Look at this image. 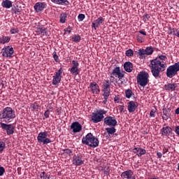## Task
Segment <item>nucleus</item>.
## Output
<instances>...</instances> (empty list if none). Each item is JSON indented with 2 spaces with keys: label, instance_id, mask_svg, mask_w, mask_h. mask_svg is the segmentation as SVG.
Masks as SVG:
<instances>
[{
  "label": "nucleus",
  "instance_id": "obj_14",
  "mask_svg": "<svg viewBox=\"0 0 179 179\" xmlns=\"http://www.w3.org/2000/svg\"><path fill=\"white\" fill-rule=\"evenodd\" d=\"M45 8H47V3L45 2H37L34 6V9L36 13H41Z\"/></svg>",
  "mask_w": 179,
  "mask_h": 179
},
{
  "label": "nucleus",
  "instance_id": "obj_20",
  "mask_svg": "<svg viewBox=\"0 0 179 179\" xmlns=\"http://www.w3.org/2000/svg\"><path fill=\"white\" fill-rule=\"evenodd\" d=\"M161 117L162 120L167 121V120L171 117V110H170V108H163L162 113H161Z\"/></svg>",
  "mask_w": 179,
  "mask_h": 179
},
{
  "label": "nucleus",
  "instance_id": "obj_47",
  "mask_svg": "<svg viewBox=\"0 0 179 179\" xmlns=\"http://www.w3.org/2000/svg\"><path fill=\"white\" fill-rule=\"evenodd\" d=\"M72 30V27L69 26L67 28L64 29V31L67 32L69 34H71Z\"/></svg>",
  "mask_w": 179,
  "mask_h": 179
},
{
  "label": "nucleus",
  "instance_id": "obj_4",
  "mask_svg": "<svg viewBox=\"0 0 179 179\" xmlns=\"http://www.w3.org/2000/svg\"><path fill=\"white\" fill-rule=\"evenodd\" d=\"M106 114H107V110L103 109L97 110L95 113H92L91 120L94 124L101 122Z\"/></svg>",
  "mask_w": 179,
  "mask_h": 179
},
{
  "label": "nucleus",
  "instance_id": "obj_40",
  "mask_svg": "<svg viewBox=\"0 0 179 179\" xmlns=\"http://www.w3.org/2000/svg\"><path fill=\"white\" fill-rule=\"evenodd\" d=\"M179 31V29L177 28H173L171 31V34H173V36H178Z\"/></svg>",
  "mask_w": 179,
  "mask_h": 179
},
{
  "label": "nucleus",
  "instance_id": "obj_55",
  "mask_svg": "<svg viewBox=\"0 0 179 179\" xmlns=\"http://www.w3.org/2000/svg\"><path fill=\"white\" fill-rule=\"evenodd\" d=\"M141 148H135L133 149L134 153H139Z\"/></svg>",
  "mask_w": 179,
  "mask_h": 179
},
{
  "label": "nucleus",
  "instance_id": "obj_45",
  "mask_svg": "<svg viewBox=\"0 0 179 179\" xmlns=\"http://www.w3.org/2000/svg\"><path fill=\"white\" fill-rule=\"evenodd\" d=\"M10 33L11 34H16V33H19V29L17 28H12L10 30Z\"/></svg>",
  "mask_w": 179,
  "mask_h": 179
},
{
  "label": "nucleus",
  "instance_id": "obj_35",
  "mask_svg": "<svg viewBox=\"0 0 179 179\" xmlns=\"http://www.w3.org/2000/svg\"><path fill=\"white\" fill-rule=\"evenodd\" d=\"M111 84L108 80H104L102 83V89H111Z\"/></svg>",
  "mask_w": 179,
  "mask_h": 179
},
{
  "label": "nucleus",
  "instance_id": "obj_7",
  "mask_svg": "<svg viewBox=\"0 0 179 179\" xmlns=\"http://www.w3.org/2000/svg\"><path fill=\"white\" fill-rule=\"evenodd\" d=\"M179 72V62L175 63L174 64L169 66L166 69V76L167 78H174L176 75Z\"/></svg>",
  "mask_w": 179,
  "mask_h": 179
},
{
  "label": "nucleus",
  "instance_id": "obj_60",
  "mask_svg": "<svg viewBox=\"0 0 179 179\" xmlns=\"http://www.w3.org/2000/svg\"><path fill=\"white\" fill-rule=\"evenodd\" d=\"M124 106H120L119 110H120V113H122V111H124Z\"/></svg>",
  "mask_w": 179,
  "mask_h": 179
},
{
  "label": "nucleus",
  "instance_id": "obj_61",
  "mask_svg": "<svg viewBox=\"0 0 179 179\" xmlns=\"http://www.w3.org/2000/svg\"><path fill=\"white\" fill-rule=\"evenodd\" d=\"M175 114L178 115V114H179V108H177L176 110H175Z\"/></svg>",
  "mask_w": 179,
  "mask_h": 179
},
{
  "label": "nucleus",
  "instance_id": "obj_58",
  "mask_svg": "<svg viewBox=\"0 0 179 179\" xmlns=\"http://www.w3.org/2000/svg\"><path fill=\"white\" fill-rule=\"evenodd\" d=\"M157 156L158 159H162L163 154H162V152H157Z\"/></svg>",
  "mask_w": 179,
  "mask_h": 179
},
{
  "label": "nucleus",
  "instance_id": "obj_22",
  "mask_svg": "<svg viewBox=\"0 0 179 179\" xmlns=\"http://www.w3.org/2000/svg\"><path fill=\"white\" fill-rule=\"evenodd\" d=\"M161 132L162 136H170V134L173 132V129H171V127L167 126L163 127L161 129Z\"/></svg>",
  "mask_w": 179,
  "mask_h": 179
},
{
  "label": "nucleus",
  "instance_id": "obj_59",
  "mask_svg": "<svg viewBox=\"0 0 179 179\" xmlns=\"http://www.w3.org/2000/svg\"><path fill=\"white\" fill-rule=\"evenodd\" d=\"M167 152H169V148H164L162 150V153L163 155H166V153H167Z\"/></svg>",
  "mask_w": 179,
  "mask_h": 179
},
{
  "label": "nucleus",
  "instance_id": "obj_24",
  "mask_svg": "<svg viewBox=\"0 0 179 179\" xmlns=\"http://www.w3.org/2000/svg\"><path fill=\"white\" fill-rule=\"evenodd\" d=\"M124 69L126 71V72H128L129 73H131V72L134 69V64L131 62H126L124 64Z\"/></svg>",
  "mask_w": 179,
  "mask_h": 179
},
{
  "label": "nucleus",
  "instance_id": "obj_44",
  "mask_svg": "<svg viewBox=\"0 0 179 179\" xmlns=\"http://www.w3.org/2000/svg\"><path fill=\"white\" fill-rule=\"evenodd\" d=\"M6 144L3 141H0V152H3V149H5Z\"/></svg>",
  "mask_w": 179,
  "mask_h": 179
},
{
  "label": "nucleus",
  "instance_id": "obj_9",
  "mask_svg": "<svg viewBox=\"0 0 179 179\" xmlns=\"http://www.w3.org/2000/svg\"><path fill=\"white\" fill-rule=\"evenodd\" d=\"M62 67H61L57 72L55 73L52 82V84L54 86H57V85H59V83H61V80L62 79Z\"/></svg>",
  "mask_w": 179,
  "mask_h": 179
},
{
  "label": "nucleus",
  "instance_id": "obj_50",
  "mask_svg": "<svg viewBox=\"0 0 179 179\" xmlns=\"http://www.w3.org/2000/svg\"><path fill=\"white\" fill-rule=\"evenodd\" d=\"M115 80V77H114V76L111 75L110 76V80H108V82L111 84L114 82Z\"/></svg>",
  "mask_w": 179,
  "mask_h": 179
},
{
  "label": "nucleus",
  "instance_id": "obj_6",
  "mask_svg": "<svg viewBox=\"0 0 179 179\" xmlns=\"http://www.w3.org/2000/svg\"><path fill=\"white\" fill-rule=\"evenodd\" d=\"M0 128H1L3 131H6L7 135L10 136L15 134V128H16V126L15 123L9 124L0 122Z\"/></svg>",
  "mask_w": 179,
  "mask_h": 179
},
{
  "label": "nucleus",
  "instance_id": "obj_19",
  "mask_svg": "<svg viewBox=\"0 0 179 179\" xmlns=\"http://www.w3.org/2000/svg\"><path fill=\"white\" fill-rule=\"evenodd\" d=\"M120 176L122 177V178L125 179H136V178H135V176H134V171H132V170L131 169L122 172Z\"/></svg>",
  "mask_w": 179,
  "mask_h": 179
},
{
  "label": "nucleus",
  "instance_id": "obj_48",
  "mask_svg": "<svg viewBox=\"0 0 179 179\" xmlns=\"http://www.w3.org/2000/svg\"><path fill=\"white\" fill-rule=\"evenodd\" d=\"M44 117L45 118H50V110H47L44 114H43Z\"/></svg>",
  "mask_w": 179,
  "mask_h": 179
},
{
  "label": "nucleus",
  "instance_id": "obj_21",
  "mask_svg": "<svg viewBox=\"0 0 179 179\" xmlns=\"http://www.w3.org/2000/svg\"><path fill=\"white\" fill-rule=\"evenodd\" d=\"M103 22H104V18H103V17H99L98 19L95 20L92 23V29H94V30H97V27H100L101 24H103Z\"/></svg>",
  "mask_w": 179,
  "mask_h": 179
},
{
  "label": "nucleus",
  "instance_id": "obj_57",
  "mask_svg": "<svg viewBox=\"0 0 179 179\" xmlns=\"http://www.w3.org/2000/svg\"><path fill=\"white\" fill-rule=\"evenodd\" d=\"M115 103H120V97L118 96H115L114 98Z\"/></svg>",
  "mask_w": 179,
  "mask_h": 179
},
{
  "label": "nucleus",
  "instance_id": "obj_56",
  "mask_svg": "<svg viewBox=\"0 0 179 179\" xmlns=\"http://www.w3.org/2000/svg\"><path fill=\"white\" fill-rule=\"evenodd\" d=\"M138 33H140V34H142L143 36H147L146 31H145V29L138 31Z\"/></svg>",
  "mask_w": 179,
  "mask_h": 179
},
{
  "label": "nucleus",
  "instance_id": "obj_42",
  "mask_svg": "<svg viewBox=\"0 0 179 179\" xmlns=\"http://www.w3.org/2000/svg\"><path fill=\"white\" fill-rule=\"evenodd\" d=\"M85 17L86 16L85 15V14H79L78 16V22H83Z\"/></svg>",
  "mask_w": 179,
  "mask_h": 179
},
{
  "label": "nucleus",
  "instance_id": "obj_31",
  "mask_svg": "<svg viewBox=\"0 0 179 179\" xmlns=\"http://www.w3.org/2000/svg\"><path fill=\"white\" fill-rule=\"evenodd\" d=\"M70 73L73 75V76H78V75L80 73V69H79V67H71L70 69Z\"/></svg>",
  "mask_w": 179,
  "mask_h": 179
},
{
  "label": "nucleus",
  "instance_id": "obj_53",
  "mask_svg": "<svg viewBox=\"0 0 179 179\" xmlns=\"http://www.w3.org/2000/svg\"><path fill=\"white\" fill-rule=\"evenodd\" d=\"M150 117H152V118H155V117H156L155 113L153 110L150 112Z\"/></svg>",
  "mask_w": 179,
  "mask_h": 179
},
{
  "label": "nucleus",
  "instance_id": "obj_25",
  "mask_svg": "<svg viewBox=\"0 0 179 179\" xmlns=\"http://www.w3.org/2000/svg\"><path fill=\"white\" fill-rule=\"evenodd\" d=\"M105 131L108 133V136L111 138L117 132V129H115V126H110V127H106Z\"/></svg>",
  "mask_w": 179,
  "mask_h": 179
},
{
  "label": "nucleus",
  "instance_id": "obj_26",
  "mask_svg": "<svg viewBox=\"0 0 179 179\" xmlns=\"http://www.w3.org/2000/svg\"><path fill=\"white\" fill-rule=\"evenodd\" d=\"M165 90L169 92H174L176 90V87H177V84L176 83H168L164 85Z\"/></svg>",
  "mask_w": 179,
  "mask_h": 179
},
{
  "label": "nucleus",
  "instance_id": "obj_43",
  "mask_svg": "<svg viewBox=\"0 0 179 179\" xmlns=\"http://www.w3.org/2000/svg\"><path fill=\"white\" fill-rule=\"evenodd\" d=\"M72 67L71 68H79V62L76 60L72 61Z\"/></svg>",
  "mask_w": 179,
  "mask_h": 179
},
{
  "label": "nucleus",
  "instance_id": "obj_41",
  "mask_svg": "<svg viewBox=\"0 0 179 179\" xmlns=\"http://www.w3.org/2000/svg\"><path fill=\"white\" fill-rule=\"evenodd\" d=\"M127 57H132L134 55V50L129 49L125 52Z\"/></svg>",
  "mask_w": 179,
  "mask_h": 179
},
{
  "label": "nucleus",
  "instance_id": "obj_8",
  "mask_svg": "<svg viewBox=\"0 0 179 179\" xmlns=\"http://www.w3.org/2000/svg\"><path fill=\"white\" fill-rule=\"evenodd\" d=\"M47 136H48V131H41L37 136L38 143H43V145H48V143H51L52 141Z\"/></svg>",
  "mask_w": 179,
  "mask_h": 179
},
{
  "label": "nucleus",
  "instance_id": "obj_33",
  "mask_svg": "<svg viewBox=\"0 0 179 179\" xmlns=\"http://www.w3.org/2000/svg\"><path fill=\"white\" fill-rule=\"evenodd\" d=\"M10 41V37L2 36L0 37V44H6V43H9Z\"/></svg>",
  "mask_w": 179,
  "mask_h": 179
},
{
  "label": "nucleus",
  "instance_id": "obj_12",
  "mask_svg": "<svg viewBox=\"0 0 179 179\" xmlns=\"http://www.w3.org/2000/svg\"><path fill=\"white\" fill-rule=\"evenodd\" d=\"M72 162L74 166H82L85 163V159L82 154L79 153L73 155Z\"/></svg>",
  "mask_w": 179,
  "mask_h": 179
},
{
  "label": "nucleus",
  "instance_id": "obj_5",
  "mask_svg": "<svg viewBox=\"0 0 179 179\" xmlns=\"http://www.w3.org/2000/svg\"><path fill=\"white\" fill-rule=\"evenodd\" d=\"M149 82V73L144 71L141 72L137 76V83L140 86H142L143 87H145L146 85H148V83Z\"/></svg>",
  "mask_w": 179,
  "mask_h": 179
},
{
  "label": "nucleus",
  "instance_id": "obj_51",
  "mask_svg": "<svg viewBox=\"0 0 179 179\" xmlns=\"http://www.w3.org/2000/svg\"><path fill=\"white\" fill-rule=\"evenodd\" d=\"M102 92L106 93H111V89L102 88Z\"/></svg>",
  "mask_w": 179,
  "mask_h": 179
},
{
  "label": "nucleus",
  "instance_id": "obj_10",
  "mask_svg": "<svg viewBox=\"0 0 179 179\" xmlns=\"http://www.w3.org/2000/svg\"><path fill=\"white\" fill-rule=\"evenodd\" d=\"M103 122L105 125H107L108 127H117L118 124L115 116H106L103 119Z\"/></svg>",
  "mask_w": 179,
  "mask_h": 179
},
{
  "label": "nucleus",
  "instance_id": "obj_34",
  "mask_svg": "<svg viewBox=\"0 0 179 179\" xmlns=\"http://www.w3.org/2000/svg\"><path fill=\"white\" fill-rule=\"evenodd\" d=\"M71 38L74 43H80V40H82V37L79 34H74Z\"/></svg>",
  "mask_w": 179,
  "mask_h": 179
},
{
  "label": "nucleus",
  "instance_id": "obj_17",
  "mask_svg": "<svg viewBox=\"0 0 179 179\" xmlns=\"http://www.w3.org/2000/svg\"><path fill=\"white\" fill-rule=\"evenodd\" d=\"M139 106V103L138 102L134 101H130L127 103V109L129 113H135V110L136 108H138V106Z\"/></svg>",
  "mask_w": 179,
  "mask_h": 179
},
{
  "label": "nucleus",
  "instance_id": "obj_52",
  "mask_svg": "<svg viewBox=\"0 0 179 179\" xmlns=\"http://www.w3.org/2000/svg\"><path fill=\"white\" fill-rule=\"evenodd\" d=\"M144 19H145V22L149 21V19H150V15L149 14H145L144 15Z\"/></svg>",
  "mask_w": 179,
  "mask_h": 179
},
{
  "label": "nucleus",
  "instance_id": "obj_15",
  "mask_svg": "<svg viewBox=\"0 0 179 179\" xmlns=\"http://www.w3.org/2000/svg\"><path fill=\"white\" fill-rule=\"evenodd\" d=\"M153 48L152 46H148L145 49H139L138 55L140 57H145V55H152L153 54Z\"/></svg>",
  "mask_w": 179,
  "mask_h": 179
},
{
  "label": "nucleus",
  "instance_id": "obj_29",
  "mask_svg": "<svg viewBox=\"0 0 179 179\" xmlns=\"http://www.w3.org/2000/svg\"><path fill=\"white\" fill-rule=\"evenodd\" d=\"M13 8L15 9V13L19 15L22 12V6L20 2H16L13 4Z\"/></svg>",
  "mask_w": 179,
  "mask_h": 179
},
{
  "label": "nucleus",
  "instance_id": "obj_39",
  "mask_svg": "<svg viewBox=\"0 0 179 179\" xmlns=\"http://www.w3.org/2000/svg\"><path fill=\"white\" fill-rule=\"evenodd\" d=\"M140 152L137 154V156L138 157H141V156H143V155H146V150L143 149L141 148H140Z\"/></svg>",
  "mask_w": 179,
  "mask_h": 179
},
{
  "label": "nucleus",
  "instance_id": "obj_1",
  "mask_svg": "<svg viewBox=\"0 0 179 179\" xmlns=\"http://www.w3.org/2000/svg\"><path fill=\"white\" fill-rule=\"evenodd\" d=\"M167 59V56L166 55H159L155 59L150 61V69L152 76L156 79H160L162 78V72L166 71L167 68V63L166 62Z\"/></svg>",
  "mask_w": 179,
  "mask_h": 179
},
{
  "label": "nucleus",
  "instance_id": "obj_28",
  "mask_svg": "<svg viewBox=\"0 0 179 179\" xmlns=\"http://www.w3.org/2000/svg\"><path fill=\"white\" fill-rule=\"evenodd\" d=\"M51 2L55 3L56 5H69V1L68 0H50Z\"/></svg>",
  "mask_w": 179,
  "mask_h": 179
},
{
  "label": "nucleus",
  "instance_id": "obj_27",
  "mask_svg": "<svg viewBox=\"0 0 179 179\" xmlns=\"http://www.w3.org/2000/svg\"><path fill=\"white\" fill-rule=\"evenodd\" d=\"M1 6L6 8V9H10L12 8V1L10 0H4L1 3Z\"/></svg>",
  "mask_w": 179,
  "mask_h": 179
},
{
  "label": "nucleus",
  "instance_id": "obj_30",
  "mask_svg": "<svg viewBox=\"0 0 179 179\" xmlns=\"http://www.w3.org/2000/svg\"><path fill=\"white\" fill-rule=\"evenodd\" d=\"M124 96L126 99H131V97H134L135 99V94L131 89H127L124 91Z\"/></svg>",
  "mask_w": 179,
  "mask_h": 179
},
{
  "label": "nucleus",
  "instance_id": "obj_16",
  "mask_svg": "<svg viewBox=\"0 0 179 179\" xmlns=\"http://www.w3.org/2000/svg\"><path fill=\"white\" fill-rule=\"evenodd\" d=\"M88 89L93 94H99L100 93V86L94 81L90 83Z\"/></svg>",
  "mask_w": 179,
  "mask_h": 179
},
{
  "label": "nucleus",
  "instance_id": "obj_3",
  "mask_svg": "<svg viewBox=\"0 0 179 179\" xmlns=\"http://www.w3.org/2000/svg\"><path fill=\"white\" fill-rule=\"evenodd\" d=\"M82 143L87 145L90 148H97L99 146V138L93 135L92 133H88L85 136L82 138Z\"/></svg>",
  "mask_w": 179,
  "mask_h": 179
},
{
  "label": "nucleus",
  "instance_id": "obj_23",
  "mask_svg": "<svg viewBox=\"0 0 179 179\" xmlns=\"http://www.w3.org/2000/svg\"><path fill=\"white\" fill-rule=\"evenodd\" d=\"M37 34H42V36H50L48 29L43 27H39L36 29Z\"/></svg>",
  "mask_w": 179,
  "mask_h": 179
},
{
  "label": "nucleus",
  "instance_id": "obj_46",
  "mask_svg": "<svg viewBox=\"0 0 179 179\" xmlns=\"http://www.w3.org/2000/svg\"><path fill=\"white\" fill-rule=\"evenodd\" d=\"M5 174V168L3 166H0V177H2Z\"/></svg>",
  "mask_w": 179,
  "mask_h": 179
},
{
  "label": "nucleus",
  "instance_id": "obj_11",
  "mask_svg": "<svg viewBox=\"0 0 179 179\" xmlns=\"http://www.w3.org/2000/svg\"><path fill=\"white\" fill-rule=\"evenodd\" d=\"M124 73H125V71H121V69L120 67H115L110 75H113L115 78H117L122 84V78L124 76Z\"/></svg>",
  "mask_w": 179,
  "mask_h": 179
},
{
  "label": "nucleus",
  "instance_id": "obj_13",
  "mask_svg": "<svg viewBox=\"0 0 179 179\" xmlns=\"http://www.w3.org/2000/svg\"><path fill=\"white\" fill-rule=\"evenodd\" d=\"M14 52L15 50L12 46H6L1 50V54L3 57H6V58H12V55H13Z\"/></svg>",
  "mask_w": 179,
  "mask_h": 179
},
{
  "label": "nucleus",
  "instance_id": "obj_36",
  "mask_svg": "<svg viewBox=\"0 0 179 179\" xmlns=\"http://www.w3.org/2000/svg\"><path fill=\"white\" fill-rule=\"evenodd\" d=\"M110 94H111V92H103V104H107V101L108 100V97H110Z\"/></svg>",
  "mask_w": 179,
  "mask_h": 179
},
{
  "label": "nucleus",
  "instance_id": "obj_2",
  "mask_svg": "<svg viewBox=\"0 0 179 179\" xmlns=\"http://www.w3.org/2000/svg\"><path fill=\"white\" fill-rule=\"evenodd\" d=\"M16 118V112L13 108L7 106L0 111V122L10 124Z\"/></svg>",
  "mask_w": 179,
  "mask_h": 179
},
{
  "label": "nucleus",
  "instance_id": "obj_38",
  "mask_svg": "<svg viewBox=\"0 0 179 179\" xmlns=\"http://www.w3.org/2000/svg\"><path fill=\"white\" fill-rule=\"evenodd\" d=\"M63 154L68 155L69 156H72L73 155V152L72 150L69 148H66L63 150Z\"/></svg>",
  "mask_w": 179,
  "mask_h": 179
},
{
  "label": "nucleus",
  "instance_id": "obj_54",
  "mask_svg": "<svg viewBox=\"0 0 179 179\" xmlns=\"http://www.w3.org/2000/svg\"><path fill=\"white\" fill-rule=\"evenodd\" d=\"M175 133L176 134V135H178V136H179V126H176L175 127Z\"/></svg>",
  "mask_w": 179,
  "mask_h": 179
},
{
  "label": "nucleus",
  "instance_id": "obj_32",
  "mask_svg": "<svg viewBox=\"0 0 179 179\" xmlns=\"http://www.w3.org/2000/svg\"><path fill=\"white\" fill-rule=\"evenodd\" d=\"M68 17V14L66 13H62L59 15V22L60 23H66V18Z\"/></svg>",
  "mask_w": 179,
  "mask_h": 179
},
{
  "label": "nucleus",
  "instance_id": "obj_18",
  "mask_svg": "<svg viewBox=\"0 0 179 179\" xmlns=\"http://www.w3.org/2000/svg\"><path fill=\"white\" fill-rule=\"evenodd\" d=\"M70 129L74 134H78V132H80V131H82V124H80L79 122H73L71 123Z\"/></svg>",
  "mask_w": 179,
  "mask_h": 179
},
{
  "label": "nucleus",
  "instance_id": "obj_37",
  "mask_svg": "<svg viewBox=\"0 0 179 179\" xmlns=\"http://www.w3.org/2000/svg\"><path fill=\"white\" fill-rule=\"evenodd\" d=\"M136 40L138 43H145V40H146V38L145 36H143L141 34H138L136 36Z\"/></svg>",
  "mask_w": 179,
  "mask_h": 179
},
{
  "label": "nucleus",
  "instance_id": "obj_49",
  "mask_svg": "<svg viewBox=\"0 0 179 179\" xmlns=\"http://www.w3.org/2000/svg\"><path fill=\"white\" fill-rule=\"evenodd\" d=\"M53 58L55 61V62H59V57L57 55V53L53 55Z\"/></svg>",
  "mask_w": 179,
  "mask_h": 179
},
{
  "label": "nucleus",
  "instance_id": "obj_62",
  "mask_svg": "<svg viewBox=\"0 0 179 179\" xmlns=\"http://www.w3.org/2000/svg\"><path fill=\"white\" fill-rule=\"evenodd\" d=\"M112 1H114V0H112Z\"/></svg>",
  "mask_w": 179,
  "mask_h": 179
}]
</instances>
